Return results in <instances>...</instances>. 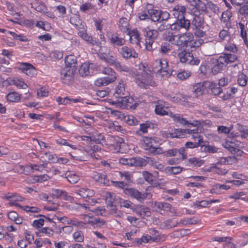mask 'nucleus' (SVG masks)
<instances>
[{
	"label": "nucleus",
	"mask_w": 248,
	"mask_h": 248,
	"mask_svg": "<svg viewBox=\"0 0 248 248\" xmlns=\"http://www.w3.org/2000/svg\"><path fill=\"white\" fill-rule=\"evenodd\" d=\"M193 38V34L190 32L182 35H172L166 34L164 35L165 40L170 42L172 44L180 46H188V43Z\"/></svg>",
	"instance_id": "1"
},
{
	"label": "nucleus",
	"mask_w": 248,
	"mask_h": 248,
	"mask_svg": "<svg viewBox=\"0 0 248 248\" xmlns=\"http://www.w3.org/2000/svg\"><path fill=\"white\" fill-rule=\"evenodd\" d=\"M153 71L161 77H168L170 75L168 63L166 59H156L152 64Z\"/></svg>",
	"instance_id": "2"
},
{
	"label": "nucleus",
	"mask_w": 248,
	"mask_h": 248,
	"mask_svg": "<svg viewBox=\"0 0 248 248\" xmlns=\"http://www.w3.org/2000/svg\"><path fill=\"white\" fill-rule=\"evenodd\" d=\"M145 67L142 64L140 65V71L138 72L137 74H135L137 76V81H136L138 85L142 88H145V85L149 84V81L151 80V76L147 73Z\"/></svg>",
	"instance_id": "3"
},
{
	"label": "nucleus",
	"mask_w": 248,
	"mask_h": 248,
	"mask_svg": "<svg viewBox=\"0 0 248 248\" xmlns=\"http://www.w3.org/2000/svg\"><path fill=\"white\" fill-rule=\"evenodd\" d=\"M98 55L100 59L111 65H113L117 61V58L111 53L110 49L105 46L101 48Z\"/></svg>",
	"instance_id": "4"
},
{
	"label": "nucleus",
	"mask_w": 248,
	"mask_h": 248,
	"mask_svg": "<svg viewBox=\"0 0 248 248\" xmlns=\"http://www.w3.org/2000/svg\"><path fill=\"white\" fill-rule=\"evenodd\" d=\"M76 70L64 67L61 71V78L65 84H70L74 80Z\"/></svg>",
	"instance_id": "5"
},
{
	"label": "nucleus",
	"mask_w": 248,
	"mask_h": 248,
	"mask_svg": "<svg viewBox=\"0 0 248 248\" xmlns=\"http://www.w3.org/2000/svg\"><path fill=\"white\" fill-rule=\"evenodd\" d=\"M205 11H201L198 9H194V8H192L191 12L194 16V17L191 23L196 29H200L202 27L204 18L202 15V13Z\"/></svg>",
	"instance_id": "6"
},
{
	"label": "nucleus",
	"mask_w": 248,
	"mask_h": 248,
	"mask_svg": "<svg viewBox=\"0 0 248 248\" xmlns=\"http://www.w3.org/2000/svg\"><path fill=\"white\" fill-rule=\"evenodd\" d=\"M165 156L172 157L176 156L178 160H184L186 158L185 154V149L184 147L180 148L179 149L172 148L167 150L165 152Z\"/></svg>",
	"instance_id": "7"
},
{
	"label": "nucleus",
	"mask_w": 248,
	"mask_h": 248,
	"mask_svg": "<svg viewBox=\"0 0 248 248\" xmlns=\"http://www.w3.org/2000/svg\"><path fill=\"white\" fill-rule=\"evenodd\" d=\"M120 163L129 166H140L144 165V160L141 158H121L119 159Z\"/></svg>",
	"instance_id": "8"
},
{
	"label": "nucleus",
	"mask_w": 248,
	"mask_h": 248,
	"mask_svg": "<svg viewBox=\"0 0 248 248\" xmlns=\"http://www.w3.org/2000/svg\"><path fill=\"white\" fill-rule=\"evenodd\" d=\"M169 116L172 118L173 120L175 123L181 124H188V126L189 125H191L195 127L198 126L200 124V122L198 121H195L193 123H189L187 121H186L185 118H184L183 116L180 114H174L172 112L170 111V114Z\"/></svg>",
	"instance_id": "9"
},
{
	"label": "nucleus",
	"mask_w": 248,
	"mask_h": 248,
	"mask_svg": "<svg viewBox=\"0 0 248 248\" xmlns=\"http://www.w3.org/2000/svg\"><path fill=\"white\" fill-rule=\"evenodd\" d=\"M119 106L122 108H133L135 109L137 106L136 103L134 104L133 98L130 96H121L118 99Z\"/></svg>",
	"instance_id": "10"
},
{
	"label": "nucleus",
	"mask_w": 248,
	"mask_h": 248,
	"mask_svg": "<svg viewBox=\"0 0 248 248\" xmlns=\"http://www.w3.org/2000/svg\"><path fill=\"white\" fill-rule=\"evenodd\" d=\"M118 51L121 56L124 59L136 58L138 56V53L134 49L127 46H122Z\"/></svg>",
	"instance_id": "11"
},
{
	"label": "nucleus",
	"mask_w": 248,
	"mask_h": 248,
	"mask_svg": "<svg viewBox=\"0 0 248 248\" xmlns=\"http://www.w3.org/2000/svg\"><path fill=\"white\" fill-rule=\"evenodd\" d=\"M140 144L144 150L151 152L154 147L156 145V141L152 138L143 137L140 140Z\"/></svg>",
	"instance_id": "12"
},
{
	"label": "nucleus",
	"mask_w": 248,
	"mask_h": 248,
	"mask_svg": "<svg viewBox=\"0 0 248 248\" xmlns=\"http://www.w3.org/2000/svg\"><path fill=\"white\" fill-rule=\"evenodd\" d=\"M96 68V66L93 63L85 62L81 65L79 69V73L82 77L88 76L92 74L93 70Z\"/></svg>",
	"instance_id": "13"
},
{
	"label": "nucleus",
	"mask_w": 248,
	"mask_h": 248,
	"mask_svg": "<svg viewBox=\"0 0 248 248\" xmlns=\"http://www.w3.org/2000/svg\"><path fill=\"white\" fill-rule=\"evenodd\" d=\"M146 11L149 14V19L153 22L160 21V10L154 9L153 5L148 4L146 6Z\"/></svg>",
	"instance_id": "14"
},
{
	"label": "nucleus",
	"mask_w": 248,
	"mask_h": 248,
	"mask_svg": "<svg viewBox=\"0 0 248 248\" xmlns=\"http://www.w3.org/2000/svg\"><path fill=\"white\" fill-rule=\"evenodd\" d=\"M5 199L9 200L8 204L10 206H19L17 202L22 201L23 198L15 193H8L4 197Z\"/></svg>",
	"instance_id": "15"
},
{
	"label": "nucleus",
	"mask_w": 248,
	"mask_h": 248,
	"mask_svg": "<svg viewBox=\"0 0 248 248\" xmlns=\"http://www.w3.org/2000/svg\"><path fill=\"white\" fill-rule=\"evenodd\" d=\"M123 191L125 194L130 197L135 198L140 202L143 201V196L141 195V193L135 188H124Z\"/></svg>",
	"instance_id": "16"
},
{
	"label": "nucleus",
	"mask_w": 248,
	"mask_h": 248,
	"mask_svg": "<svg viewBox=\"0 0 248 248\" xmlns=\"http://www.w3.org/2000/svg\"><path fill=\"white\" fill-rule=\"evenodd\" d=\"M52 196L53 197L61 198L71 202L74 200L73 198L68 195L65 191L59 189H53L52 190Z\"/></svg>",
	"instance_id": "17"
},
{
	"label": "nucleus",
	"mask_w": 248,
	"mask_h": 248,
	"mask_svg": "<svg viewBox=\"0 0 248 248\" xmlns=\"http://www.w3.org/2000/svg\"><path fill=\"white\" fill-rule=\"evenodd\" d=\"M172 14L177 18H181L184 17L186 12V7L181 4L175 5L172 9Z\"/></svg>",
	"instance_id": "18"
},
{
	"label": "nucleus",
	"mask_w": 248,
	"mask_h": 248,
	"mask_svg": "<svg viewBox=\"0 0 248 248\" xmlns=\"http://www.w3.org/2000/svg\"><path fill=\"white\" fill-rule=\"evenodd\" d=\"M20 69L27 75L34 77L36 74L35 68L31 64L24 63L20 65Z\"/></svg>",
	"instance_id": "19"
},
{
	"label": "nucleus",
	"mask_w": 248,
	"mask_h": 248,
	"mask_svg": "<svg viewBox=\"0 0 248 248\" xmlns=\"http://www.w3.org/2000/svg\"><path fill=\"white\" fill-rule=\"evenodd\" d=\"M117 78L116 77H105L96 79L94 81V84L96 86H106L108 84L114 82Z\"/></svg>",
	"instance_id": "20"
},
{
	"label": "nucleus",
	"mask_w": 248,
	"mask_h": 248,
	"mask_svg": "<svg viewBox=\"0 0 248 248\" xmlns=\"http://www.w3.org/2000/svg\"><path fill=\"white\" fill-rule=\"evenodd\" d=\"M99 148L98 146L97 145H94L93 147H91L89 149H83L82 150V155H80L81 156H85V155H88V157L87 158V160L90 158H94L96 159H98L99 155H96L95 154V152L96 151H98Z\"/></svg>",
	"instance_id": "21"
},
{
	"label": "nucleus",
	"mask_w": 248,
	"mask_h": 248,
	"mask_svg": "<svg viewBox=\"0 0 248 248\" xmlns=\"http://www.w3.org/2000/svg\"><path fill=\"white\" fill-rule=\"evenodd\" d=\"M219 62L224 63L228 64L234 62L237 59V56L232 54L224 53L219 57Z\"/></svg>",
	"instance_id": "22"
},
{
	"label": "nucleus",
	"mask_w": 248,
	"mask_h": 248,
	"mask_svg": "<svg viewBox=\"0 0 248 248\" xmlns=\"http://www.w3.org/2000/svg\"><path fill=\"white\" fill-rule=\"evenodd\" d=\"M136 213L140 217L146 218L151 215V212L148 207L140 205L138 206L135 209Z\"/></svg>",
	"instance_id": "23"
},
{
	"label": "nucleus",
	"mask_w": 248,
	"mask_h": 248,
	"mask_svg": "<svg viewBox=\"0 0 248 248\" xmlns=\"http://www.w3.org/2000/svg\"><path fill=\"white\" fill-rule=\"evenodd\" d=\"M65 67H68L70 69H77V61L75 56L70 55L65 58Z\"/></svg>",
	"instance_id": "24"
},
{
	"label": "nucleus",
	"mask_w": 248,
	"mask_h": 248,
	"mask_svg": "<svg viewBox=\"0 0 248 248\" xmlns=\"http://www.w3.org/2000/svg\"><path fill=\"white\" fill-rule=\"evenodd\" d=\"M238 141H236L234 139H232L231 140H227L226 142L223 144V145L231 153H235L236 150H237L236 146L238 145Z\"/></svg>",
	"instance_id": "25"
},
{
	"label": "nucleus",
	"mask_w": 248,
	"mask_h": 248,
	"mask_svg": "<svg viewBox=\"0 0 248 248\" xmlns=\"http://www.w3.org/2000/svg\"><path fill=\"white\" fill-rule=\"evenodd\" d=\"M93 179L96 182L104 184L105 185H108V181L106 178V176L101 173L94 172L93 174Z\"/></svg>",
	"instance_id": "26"
},
{
	"label": "nucleus",
	"mask_w": 248,
	"mask_h": 248,
	"mask_svg": "<svg viewBox=\"0 0 248 248\" xmlns=\"http://www.w3.org/2000/svg\"><path fill=\"white\" fill-rule=\"evenodd\" d=\"M32 7L34 8L36 11L46 14L47 13V9L45 4L41 1L35 0L32 4Z\"/></svg>",
	"instance_id": "27"
},
{
	"label": "nucleus",
	"mask_w": 248,
	"mask_h": 248,
	"mask_svg": "<svg viewBox=\"0 0 248 248\" xmlns=\"http://www.w3.org/2000/svg\"><path fill=\"white\" fill-rule=\"evenodd\" d=\"M155 205L159 209L165 211H169L172 213H175V210L172 208L171 205L168 202H156Z\"/></svg>",
	"instance_id": "28"
},
{
	"label": "nucleus",
	"mask_w": 248,
	"mask_h": 248,
	"mask_svg": "<svg viewBox=\"0 0 248 248\" xmlns=\"http://www.w3.org/2000/svg\"><path fill=\"white\" fill-rule=\"evenodd\" d=\"M192 6H193V8L194 9H198L201 11H206V6L204 2L202 1L201 0H186Z\"/></svg>",
	"instance_id": "29"
},
{
	"label": "nucleus",
	"mask_w": 248,
	"mask_h": 248,
	"mask_svg": "<svg viewBox=\"0 0 248 248\" xmlns=\"http://www.w3.org/2000/svg\"><path fill=\"white\" fill-rule=\"evenodd\" d=\"M125 93V84L123 80H121L115 89V95L118 98L124 95Z\"/></svg>",
	"instance_id": "30"
},
{
	"label": "nucleus",
	"mask_w": 248,
	"mask_h": 248,
	"mask_svg": "<svg viewBox=\"0 0 248 248\" xmlns=\"http://www.w3.org/2000/svg\"><path fill=\"white\" fill-rule=\"evenodd\" d=\"M110 43L114 46H122L125 43V40L123 38H120L116 35H113L108 37Z\"/></svg>",
	"instance_id": "31"
},
{
	"label": "nucleus",
	"mask_w": 248,
	"mask_h": 248,
	"mask_svg": "<svg viewBox=\"0 0 248 248\" xmlns=\"http://www.w3.org/2000/svg\"><path fill=\"white\" fill-rule=\"evenodd\" d=\"M113 66L118 71L120 72L124 71L129 73L130 74H133L134 73V69L130 68L126 65L121 64L118 60Z\"/></svg>",
	"instance_id": "32"
},
{
	"label": "nucleus",
	"mask_w": 248,
	"mask_h": 248,
	"mask_svg": "<svg viewBox=\"0 0 248 248\" xmlns=\"http://www.w3.org/2000/svg\"><path fill=\"white\" fill-rule=\"evenodd\" d=\"M76 193L83 198L91 197L93 195V190L85 188L77 189L76 191Z\"/></svg>",
	"instance_id": "33"
},
{
	"label": "nucleus",
	"mask_w": 248,
	"mask_h": 248,
	"mask_svg": "<svg viewBox=\"0 0 248 248\" xmlns=\"http://www.w3.org/2000/svg\"><path fill=\"white\" fill-rule=\"evenodd\" d=\"M192 55V54L191 53L183 51L179 53L178 57L181 62L188 63V62L191 61Z\"/></svg>",
	"instance_id": "34"
},
{
	"label": "nucleus",
	"mask_w": 248,
	"mask_h": 248,
	"mask_svg": "<svg viewBox=\"0 0 248 248\" xmlns=\"http://www.w3.org/2000/svg\"><path fill=\"white\" fill-rule=\"evenodd\" d=\"M160 226L161 229H170L176 226H178V222L175 221L172 219H169L162 222L160 224Z\"/></svg>",
	"instance_id": "35"
},
{
	"label": "nucleus",
	"mask_w": 248,
	"mask_h": 248,
	"mask_svg": "<svg viewBox=\"0 0 248 248\" xmlns=\"http://www.w3.org/2000/svg\"><path fill=\"white\" fill-rule=\"evenodd\" d=\"M21 95L16 92L9 93L6 96L7 100L9 102H18L21 99Z\"/></svg>",
	"instance_id": "36"
},
{
	"label": "nucleus",
	"mask_w": 248,
	"mask_h": 248,
	"mask_svg": "<svg viewBox=\"0 0 248 248\" xmlns=\"http://www.w3.org/2000/svg\"><path fill=\"white\" fill-rule=\"evenodd\" d=\"M78 34L80 37H81L87 42L92 44H94L95 41H93L92 37L86 32V31L84 30V27H82L81 30L79 31Z\"/></svg>",
	"instance_id": "37"
},
{
	"label": "nucleus",
	"mask_w": 248,
	"mask_h": 248,
	"mask_svg": "<svg viewBox=\"0 0 248 248\" xmlns=\"http://www.w3.org/2000/svg\"><path fill=\"white\" fill-rule=\"evenodd\" d=\"M65 178L71 184H76L79 180V176L73 172H66Z\"/></svg>",
	"instance_id": "38"
},
{
	"label": "nucleus",
	"mask_w": 248,
	"mask_h": 248,
	"mask_svg": "<svg viewBox=\"0 0 248 248\" xmlns=\"http://www.w3.org/2000/svg\"><path fill=\"white\" fill-rule=\"evenodd\" d=\"M108 127L109 129L111 131H120L121 133L124 134L125 133L126 131L124 129L121 125L118 124V123L116 122H108Z\"/></svg>",
	"instance_id": "39"
},
{
	"label": "nucleus",
	"mask_w": 248,
	"mask_h": 248,
	"mask_svg": "<svg viewBox=\"0 0 248 248\" xmlns=\"http://www.w3.org/2000/svg\"><path fill=\"white\" fill-rule=\"evenodd\" d=\"M177 22H178L181 30L185 29V31H187L189 29L190 27V21L186 19L185 17L177 19Z\"/></svg>",
	"instance_id": "40"
},
{
	"label": "nucleus",
	"mask_w": 248,
	"mask_h": 248,
	"mask_svg": "<svg viewBox=\"0 0 248 248\" xmlns=\"http://www.w3.org/2000/svg\"><path fill=\"white\" fill-rule=\"evenodd\" d=\"M130 41L132 44H139L140 43V35L137 30H133L129 32Z\"/></svg>",
	"instance_id": "41"
},
{
	"label": "nucleus",
	"mask_w": 248,
	"mask_h": 248,
	"mask_svg": "<svg viewBox=\"0 0 248 248\" xmlns=\"http://www.w3.org/2000/svg\"><path fill=\"white\" fill-rule=\"evenodd\" d=\"M204 162V160L195 157H190L188 159V163L192 167H200L203 164Z\"/></svg>",
	"instance_id": "42"
},
{
	"label": "nucleus",
	"mask_w": 248,
	"mask_h": 248,
	"mask_svg": "<svg viewBox=\"0 0 248 248\" xmlns=\"http://www.w3.org/2000/svg\"><path fill=\"white\" fill-rule=\"evenodd\" d=\"M11 84L15 85L19 89H26L27 85L22 80L17 78H13L11 80Z\"/></svg>",
	"instance_id": "43"
},
{
	"label": "nucleus",
	"mask_w": 248,
	"mask_h": 248,
	"mask_svg": "<svg viewBox=\"0 0 248 248\" xmlns=\"http://www.w3.org/2000/svg\"><path fill=\"white\" fill-rule=\"evenodd\" d=\"M165 172L169 175L177 174L182 171L180 167H167L165 169Z\"/></svg>",
	"instance_id": "44"
},
{
	"label": "nucleus",
	"mask_w": 248,
	"mask_h": 248,
	"mask_svg": "<svg viewBox=\"0 0 248 248\" xmlns=\"http://www.w3.org/2000/svg\"><path fill=\"white\" fill-rule=\"evenodd\" d=\"M224 65L222 62H219V59L218 58L217 63L212 68V73L214 75L219 73L223 69Z\"/></svg>",
	"instance_id": "45"
},
{
	"label": "nucleus",
	"mask_w": 248,
	"mask_h": 248,
	"mask_svg": "<svg viewBox=\"0 0 248 248\" xmlns=\"http://www.w3.org/2000/svg\"><path fill=\"white\" fill-rule=\"evenodd\" d=\"M146 33L145 35V38L151 39L155 40L158 35V32L156 30H150L147 28L145 29Z\"/></svg>",
	"instance_id": "46"
},
{
	"label": "nucleus",
	"mask_w": 248,
	"mask_h": 248,
	"mask_svg": "<svg viewBox=\"0 0 248 248\" xmlns=\"http://www.w3.org/2000/svg\"><path fill=\"white\" fill-rule=\"evenodd\" d=\"M70 22L78 30H80L82 27H84V25L81 24L80 19L78 16L71 17L70 19Z\"/></svg>",
	"instance_id": "47"
},
{
	"label": "nucleus",
	"mask_w": 248,
	"mask_h": 248,
	"mask_svg": "<svg viewBox=\"0 0 248 248\" xmlns=\"http://www.w3.org/2000/svg\"><path fill=\"white\" fill-rule=\"evenodd\" d=\"M203 90V85L202 83H199L194 85L193 87V92L196 96L202 94Z\"/></svg>",
	"instance_id": "48"
},
{
	"label": "nucleus",
	"mask_w": 248,
	"mask_h": 248,
	"mask_svg": "<svg viewBox=\"0 0 248 248\" xmlns=\"http://www.w3.org/2000/svg\"><path fill=\"white\" fill-rule=\"evenodd\" d=\"M247 81L248 77L246 75L241 73L238 75L237 82L239 85L242 87H245L247 85Z\"/></svg>",
	"instance_id": "49"
},
{
	"label": "nucleus",
	"mask_w": 248,
	"mask_h": 248,
	"mask_svg": "<svg viewBox=\"0 0 248 248\" xmlns=\"http://www.w3.org/2000/svg\"><path fill=\"white\" fill-rule=\"evenodd\" d=\"M155 112L157 115H169L170 111H167L162 107V104H158L155 108Z\"/></svg>",
	"instance_id": "50"
},
{
	"label": "nucleus",
	"mask_w": 248,
	"mask_h": 248,
	"mask_svg": "<svg viewBox=\"0 0 248 248\" xmlns=\"http://www.w3.org/2000/svg\"><path fill=\"white\" fill-rule=\"evenodd\" d=\"M83 220H84L83 223H85V226L86 224H90L92 225H95V223L97 221V220L95 219V218H93L92 217L88 216V215H83L82 217Z\"/></svg>",
	"instance_id": "51"
},
{
	"label": "nucleus",
	"mask_w": 248,
	"mask_h": 248,
	"mask_svg": "<svg viewBox=\"0 0 248 248\" xmlns=\"http://www.w3.org/2000/svg\"><path fill=\"white\" fill-rule=\"evenodd\" d=\"M171 49V46L168 43H162L159 52L163 55L167 54Z\"/></svg>",
	"instance_id": "52"
},
{
	"label": "nucleus",
	"mask_w": 248,
	"mask_h": 248,
	"mask_svg": "<svg viewBox=\"0 0 248 248\" xmlns=\"http://www.w3.org/2000/svg\"><path fill=\"white\" fill-rule=\"evenodd\" d=\"M202 39H194V37L190 40L188 44V46L190 47H199L203 43Z\"/></svg>",
	"instance_id": "53"
},
{
	"label": "nucleus",
	"mask_w": 248,
	"mask_h": 248,
	"mask_svg": "<svg viewBox=\"0 0 248 248\" xmlns=\"http://www.w3.org/2000/svg\"><path fill=\"white\" fill-rule=\"evenodd\" d=\"M209 204V201L203 200L201 201H196L193 203V207L195 208H205Z\"/></svg>",
	"instance_id": "54"
},
{
	"label": "nucleus",
	"mask_w": 248,
	"mask_h": 248,
	"mask_svg": "<svg viewBox=\"0 0 248 248\" xmlns=\"http://www.w3.org/2000/svg\"><path fill=\"white\" fill-rule=\"evenodd\" d=\"M110 212L111 215L116 217H123L124 213L120 210H118L115 206H111L110 208Z\"/></svg>",
	"instance_id": "55"
},
{
	"label": "nucleus",
	"mask_w": 248,
	"mask_h": 248,
	"mask_svg": "<svg viewBox=\"0 0 248 248\" xmlns=\"http://www.w3.org/2000/svg\"><path fill=\"white\" fill-rule=\"evenodd\" d=\"M157 240V238L152 237L151 236L148 235H143L142 237L138 240V243L140 244H141L142 242L143 243H148L151 241H155Z\"/></svg>",
	"instance_id": "56"
},
{
	"label": "nucleus",
	"mask_w": 248,
	"mask_h": 248,
	"mask_svg": "<svg viewBox=\"0 0 248 248\" xmlns=\"http://www.w3.org/2000/svg\"><path fill=\"white\" fill-rule=\"evenodd\" d=\"M115 195L113 193H111L109 192H107L105 195V200L108 204L111 207L112 205V203L114 201Z\"/></svg>",
	"instance_id": "57"
},
{
	"label": "nucleus",
	"mask_w": 248,
	"mask_h": 248,
	"mask_svg": "<svg viewBox=\"0 0 248 248\" xmlns=\"http://www.w3.org/2000/svg\"><path fill=\"white\" fill-rule=\"evenodd\" d=\"M191 136V139L194 141H198L196 143H200V145L201 146H204V141L203 140L202 136L199 134V133L190 134Z\"/></svg>",
	"instance_id": "58"
},
{
	"label": "nucleus",
	"mask_w": 248,
	"mask_h": 248,
	"mask_svg": "<svg viewBox=\"0 0 248 248\" xmlns=\"http://www.w3.org/2000/svg\"><path fill=\"white\" fill-rule=\"evenodd\" d=\"M125 119L126 123L130 125H136L138 124V120L133 115H128Z\"/></svg>",
	"instance_id": "59"
},
{
	"label": "nucleus",
	"mask_w": 248,
	"mask_h": 248,
	"mask_svg": "<svg viewBox=\"0 0 248 248\" xmlns=\"http://www.w3.org/2000/svg\"><path fill=\"white\" fill-rule=\"evenodd\" d=\"M191 73L189 71H182L179 72L177 74V78L181 80H185L189 78Z\"/></svg>",
	"instance_id": "60"
},
{
	"label": "nucleus",
	"mask_w": 248,
	"mask_h": 248,
	"mask_svg": "<svg viewBox=\"0 0 248 248\" xmlns=\"http://www.w3.org/2000/svg\"><path fill=\"white\" fill-rule=\"evenodd\" d=\"M119 203L121 207H124L126 208H131L132 205L131 202L122 198H119Z\"/></svg>",
	"instance_id": "61"
},
{
	"label": "nucleus",
	"mask_w": 248,
	"mask_h": 248,
	"mask_svg": "<svg viewBox=\"0 0 248 248\" xmlns=\"http://www.w3.org/2000/svg\"><path fill=\"white\" fill-rule=\"evenodd\" d=\"M100 70L102 74L107 75L108 77H116L115 72L109 67H104Z\"/></svg>",
	"instance_id": "62"
},
{
	"label": "nucleus",
	"mask_w": 248,
	"mask_h": 248,
	"mask_svg": "<svg viewBox=\"0 0 248 248\" xmlns=\"http://www.w3.org/2000/svg\"><path fill=\"white\" fill-rule=\"evenodd\" d=\"M149 127V124H140L139 130L136 131L138 135H140L142 134L147 133L148 129Z\"/></svg>",
	"instance_id": "63"
},
{
	"label": "nucleus",
	"mask_w": 248,
	"mask_h": 248,
	"mask_svg": "<svg viewBox=\"0 0 248 248\" xmlns=\"http://www.w3.org/2000/svg\"><path fill=\"white\" fill-rule=\"evenodd\" d=\"M73 238L75 241L81 242L84 240V236L82 232L80 231H77L73 234Z\"/></svg>",
	"instance_id": "64"
}]
</instances>
